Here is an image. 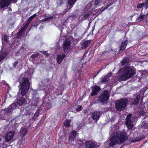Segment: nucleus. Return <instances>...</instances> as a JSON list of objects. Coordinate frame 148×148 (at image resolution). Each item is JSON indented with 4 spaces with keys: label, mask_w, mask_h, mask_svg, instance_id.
<instances>
[{
    "label": "nucleus",
    "mask_w": 148,
    "mask_h": 148,
    "mask_svg": "<svg viewBox=\"0 0 148 148\" xmlns=\"http://www.w3.org/2000/svg\"><path fill=\"white\" fill-rule=\"evenodd\" d=\"M24 47H22L18 51V53H22L24 51Z\"/></svg>",
    "instance_id": "c9c22d12"
},
{
    "label": "nucleus",
    "mask_w": 148,
    "mask_h": 148,
    "mask_svg": "<svg viewBox=\"0 0 148 148\" xmlns=\"http://www.w3.org/2000/svg\"><path fill=\"white\" fill-rule=\"evenodd\" d=\"M3 39L6 42L8 43V37L7 35H4L3 36Z\"/></svg>",
    "instance_id": "72a5a7b5"
},
{
    "label": "nucleus",
    "mask_w": 148,
    "mask_h": 148,
    "mask_svg": "<svg viewBox=\"0 0 148 148\" xmlns=\"http://www.w3.org/2000/svg\"><path fill=\"white\" fill-rule=\"evenodd\" d=\"M33 18L32 16H31L28 19V21L29 22H30Z\"/></svg>",
    "instance_id": "79ce46f5"
},
{
    "label": "nucleus",
    "mask_w": 148,
    "mask_h": 148,
    "mask_svg": "<svg viewBox=\"0 0 148 148\" xmlns=\"http://www.w3.org/2000/svg\"><path fill=\"white\" fill-rule=\"evenodd\" d=\"M51 107V103H49L48 105H47V109H49Z\"/></svg>",
    "instance_id": "ea45409f"
},
{
    "label": "nucleus",
    "mask_w": 148,
    "mask_h": 148,
    "mask_svg": "<svg viewBox=\"0 0 148 148\" xmlns=\"http://www.w3.org/2000/svg\"><path fill=\"white\" fill-rule=\"evenodd\" d=\"M24 77L20 82V86L19 91L21 90V95L23 96H24L29 90L30 88V83L29 80L31 75L28 73L24 74Z\"/></svg>",
    "instance_id": "7ed1b4c3"
},
{
    "label": "nucleus",
    "mask_w": 148,
    "mask_h": 148,
    "mask_svg": "<svg viewBox=\"0 0 148 148\" xmlns=\"http://www.w3.org/2000/svg\"><path fill=\"white\" fill-rule=\"evenodd\" d=\"M111 76V73H108L107 75L102 77L101 78V81L99 82V83L100 84H106L109 80V78Z\"/></svg>",
    "instance_id": "9d476101"
},
{
    "label": "nucleus",
    "mask_w": 148,
    "mask_h": 148,
    "mask_svg": "<svg viewBox=\"0 0 148 148\" xmlns=\"http://www.w3.org/2000/svg\"><path fill=\"white\" fill-rule=\"evenodd\" d=\"M91 13V12L89 11L88 12H87L85 13L84 14V16L82 18V20H84L85 18H87L88 16H89V15Z\"/></svg>",
    "instance_id": "bb28decb"
},
{
    "label": "nucleus",
    "mask_w": 148,
    "mask_h": 148,
    "mask_svg": "<svg viewBox=\"0 0 148 148\" xmlns=\"http://www.w3.org/2000/svg\"><path fill=\"white\" fill-rule=\"evenodd\" d=\"M75 14H73V15H71V17L72 18H74V17H75Z\"/></svg>",
    "instance_id": "49530a36"
},
{
    "label": "nucleus",
    "mask_w": 148,
    "mask_h": 148,
    "mask_svg": "<svg viewBox=\"0 0 148 148\" xmlns=\"http://www.w3.org/2000/svg\"><path fill=\"white\" fill-rule=\"evenodd\" d=\"M143 127L145 128H148V123H144L143 124Z\"/></svg>",
    "instance_id": "e433bc0d"
},
{
    "label": "nucleus",
    "mask_w": 148,
    "mask_h": 148,
    "mask_svg": "<svg viewBox=\"0 0 148 148\" xmlns=\"http://www.w3.org/2000/svg\"><path fill=\"white\" fill-rule=\"evenodd\" d=\"M27 130L28 129L27 128H22L21 129L20 133L23 136L26 134L27 132Z\"/></svg>",
    "instance_id": "b1692460"
},
{
    "label": "nucleus",
    "mask_w": 148,
    "mask_h": 148,
    "mask_svg": "<svg viewBox=\"0 0 148 148\" xmlns=\"http://www.w3.org/2000/svg\"><path fill=\"white\" fill-rule=\"evenodd\" d=\"M113 4V2H111L110 3H109L107 6L104 9H99L97 11V13L95 14V15L96 16H98L103 11H104L105 9H107L109 8L110 6L112 5Z\"/></svg>",
    "instance_id": "aec40b11"
},
{
    "label": "nucleus",
    "mask_w": 148,
    "mask_h": 148,
    "mask_svg": "<svg viewBox=\"0 0 148 148\" xmlns=\"http://www.w3.org/2000/svg\"><path fill=\"white\" fill-rule=\"evenodd\" d=\"M63 46L64 52L65 53H68L71 49L70 42L69 40L66 39L63 44Z\"/></svg>",
    "instance_id": "6e6552de"
},
{
    "label": "nucleus",
    "mask_w": 148,
    "mask_h": 148,
    "mask_svg": "<svg viewBox=\"0 0 148 148\" xmlns=\"http://www.w3.org/2000/svg\"><path fill=\"white\" fill-rule=\"evenodd\" d=\"M109 96L108 92L107 91H103L101 93L98 99V101L103 103H106V101L108 99Z\"/></svg>",
    "instance_id": "423d86ee"
},
{
    "label": "nucleus",
    "mask_w": 148,
    "mask_h": 148,
    "mask_svg": "<svg viewBox=\"0 0 148 148\" xmlns=\"http://www.w3.org/2000/svg\"><path fill=\"white\" fill-rule=\"evenodd\" d=\"M26 101L24 97H21L20 99H18L16 102L14 103H16V107H17V104L20 106L22 105L23 104L26 103Z\"/></svg>",
    "instance_id": "4468645a"
},
{
    "label": "nucleus",
    "mask_w": 148,
    "mask_h": 148,
    "mask_svg": "<svg viewBox=\"0 0 148 148\" xmlns=\"http://www.w3.org/2000/svg\"><path fill=\"white\" fill-rule=\"evenodd\" d=\"M28 23H27L24 26V28H22V29L20 30L19 32L17 33V38H19L21 36L23 35V34H24L25 29L27 28V27L28 26Z\"/></svg>",
    "instance_id": "a211bd4d"
},
{
    "label": "nucleus",
    "mask_w": 148,
    "mask_h": 148,
    "mask_svg": "<svg viewBox=\"0 0 148 148\" xmlns=\"http://www.w3.org/2000/svg\"><path fill=\"white\" fill-rule=\"evenodd\" d=\"M118 73L120 75L119 79L125 81L133 76L135 73V71L133 67L127 66L121 69Z\"/></svg>",
    "instance_id": "f03ea898"
},
{
    "label": "nucleus",
    "mask_w": 148,
    "mask_h": 148,
    "mask_svg": "<svg viewBox=\"0 0 148 148\" xmlns=\"http://www.w3.org/2000/svg\"><path fill=\"white\" fill-rule=\"evenodd\" d=\"M62 3V0H58L57 4L58 5H60Z\"/></svg>",
    "instance_id": "58836bf2"
},
{
    "label": "nucleus",
    "mask_w": 148,
    "mask_h": 148,
    "mask_svg": "<svg viewBox=\"0 0 148 148\" xmlns=\"http://www.w3.org/2000/svg\"><path fill=\"white\" fill-rule=\"evenodd\" d=\"M128 101L126 98L121 99L120 100L116 101L115 107L118 110L121 111L125 107Z\"/></svg>",
    "instance_id": "39448f33"
},
{
    "label": "nucleus",
    "mask_w": 148,
    "mask_h": 148,
    "mask_svg": "<svg viewBox=\"0 0 148 148\" xmlns=\"http://www.w3.org/2000/svg\"><path fill=\"white\" fill-rule=\"evenodd\" d=\"M36 16V14H35L31 16H32L33 18H34V17H35Z\"/></svg>",
    "instance_id": "de8ad7c7"
},
{
    "label": "nucleus",
    "mask_w": 148,
    "mask_h": 148,
    "mask_svg": "<svg viewBox=\"0 0 148 148\" xmlns=\"http://www.w3.org/2000/svg\"><path fill=\"white\" fill-rule=\"evenodd\" d=\"M15 134L14 132H10L6 134L5 137V140L7 142L10 141Z\"/></svg>",
    "instance_id": "f8f14e48"
},
{
    "label": "nucleus",
    "mask_w": 148,
    "mask_h": 148,
    "mask_svg": "<svg viewBox=\"0 0 148 148\" xmlns=\"http://www.w3.org/2000/svg\"><path fill=\"white\" fill-rule=\"evenodd\" d=\"M94 4L96 5H99V4L101 3L103 0H94Z\"/></svg>",
    "instance_id": "2f4dec72"
},
{
    "label": "nucleus",
    "mask_w": 148,
    "mask_h": 148,
    "mask_svg": "<svg viewBox=\"0 0 148 148\" xmlns=\"http://www.w3.org/2000/svg\"><path fill=\"white\" fill-rule=\"evenodd\" d=\"M70 121L69 120H66L64 123V126L66 127H68L70 126Z\"/></svg>",
    "instance_id": "c85d7f7f"
},
{
    "label": "nucleus",
    "mask_w": 148,
    "mask_h": 148,
    "mask_svg": "<svg viewBox=\"0 0 148 148\" xmlns=\"http://www.w3.org/2000/svg\"><path fill=\"white\" fill-rule=\"evenodd\" d=\"M77 133L74 130H73L71 133L70 136L69 137V142L70 143L72 142L74 139Z\"/></svg>",
    "instance_id": "2eb2a0df"
},
{
    "label": "nucleus",
    "mask_w": 148,
    "mask_h": 148,
    "mask_svg": "<svg viewBox=\"0 0 148 148\" xmlns=\"http://www.w3.org/2000/svg\"><path fill=\"white\" fill-rule=\"evenodd\" d=\"M147 16L144 15H140L136 20L137 22H140L143 21L145 19H146Z\"/></svg>",
    "instance_id": "5701e85b"
},
{
    "label": "nucleus",
    "mask_w": 148,
    "mask_h": 148,
    "mask_svg": "<svg viewBox=\"0 0 148 148\" xmlns=\"http://www.w3.org/2000/svg\"><path fill=\"white\" fill-rule=\"evenodd\" d=\"M82 109V106L79 105H78L76 107V112H78L81 110Z\"/></svg>",
    "instance_id": "c756f323"
},
{
    "label": "nucleus",
    "mask_w": 148,
    "mask_h": 148,
    "mask_svg": "<svg viewBox=\"0 0 148 148\" xmlns=\"http://www.w3.org/2000/svg\"><path fill=\"white\" fill-rule=\"evenodd\" d=\"M128 43V42L125 40L122 42L120 49L121 50H123L125 48L126 45Z\"/></svg>",
    "instance_id": "4be33fe9"
},
{
    "label": "nucleus",
    "mask_w": 148,
    "mask_h": 148,
    "mask_svg": "<svg viewBox=\"0 0 148 148\" xmlns=\"http://www.w3.org/2000/svg\"><path fill=\"white\" fill-rule=\"evenodd\" d=\"M129 60L128 58H125L121 62L122 65H125L128 64L129 62Z\"/></svg>",
    "instance_id": "393cba45"
},
{
    "label": "nucleus",
    "mask_w": 148,
    "mask_h": 148,
    "mask_svg": "<svg viewBox=\"0 0 148 148\" xmlns=\"http://www.w3.org/2000/svg\"><path fill=\"white\" fill-rule=\"evenodd\" d=\"M101 115V113L100 112H95L92 114L91 117L93 119L97 122L99 119Z\"/></svg>",
    "instance_id": "ddd939ff"
},
{
    "label": "nucleus",
    "mask_w": 148,
    "mask_h": 148,
    "mask_svg": "<svg viewBox=\"0 0 148 148\" xmlns=\"http://www.w3.org/2000/svg\"><path fill=\"white\" fill-rule=\"evenodd\" d=\"M6 54L5 53H0V62L3 60L6 56Z\"/></svg>",
    "instance_id": "a878e982"
},
{
    "label": "nucleus",
    "mask_w": 148,
    "mask_h": 148,
    "mask_svg": "<svg viewBox=\"0 0 148 148\" xmlns=\"http://www.w3.org/2000/svg\"><path fill=\"white\" fill-rule=\"evenodd\" d=\"M85 145L86 148H94L95 146L94 143L89 141H86Z\"/></svg>",
    "instance_id": "f3484780"
},
{
    "label": "nucleus",
    "mask_w": 148,
    "mask_h": 148,
    "mask_svg": "<svg viewBox=\"0 0 148 148\" xmlns=\"http://www.w3.org/2000/svg\"><path fill=\"white\" fill-rule=\"evenodd\" d=\"M143 6H144L145 7H148V0H147L146 2L145 3H143Z\"/></svg>",
    "instance_id": "4c0bfd02"
},
{
    "label": "nucleus",
    "mask_w": 148,
    "mask_h": 148,
    "mask_svg": "<svg viewBox=\"0 0 148 148\" xmlns=\"http://www.w3.org/2000/svg\"><path fill=\"white\" fill-rule=\"evenodd\" d=\"M142 139V138H139V139H137L135 140V142H138V141H140V140Z\"/></svg>",
    "instance_id": "a18cd8bd"
},
{
    "label": "nucleus",
    "mask_w": 148,
    "mask_h": 148,
    "mask_svg": "<svg viewBox=\"0 0 148 148\" xmlns=\"http://www.w3.org/2000/svg\"><path fill=\"white\" fill-rule=\"evenodd\" d=\"M143 6V3L138 4L137 6V8H140L142 6Z\"/></svg>",
    "instance_id": "a19ab883"
},
{
    "label": "nucleus",
    "mask_w": 148,
    "mask_h": 148,
    "mask_svg": "<svg viewBox=\"0 0 148 148\" xmlns=\"http://www.w3.org/2000/svg\"><path fill=\"white\" fill-rule=\"evenodd\" d=\"M46 80L45 79H42V80L41 81V82L42 84H40V85L42 86V87H45L46 85Z\"/></svg>",
    "instance_id": "473e14b6"
},
{
    "label": "nucleus",
    "mask_w": 148,
    "mask_h": 148,
    "mask_svg": "<svg viewBox=\"0 0 148 148\" xmlns=\"http://www.w3.org/2000/svg\"><path fill=\"white\" fill-rule=\"evenodd\" d=\"M39 53H37L32 55L31 56V57L32 58H40V57L39 56Z\"/></svg>",
    "instance_id": "7c9ffc66"
},
{
    "label": "nucleus",
    "mask_w": 148,
    "mask_h": 148,
    "mask_svg": "<svg viewBox=\"0 0 148 148\" xmlns=\"http://www.w3.org/2000/svg\"><path fill=\"white\" fill-rule=\"evenodd\" d=\"M132 116L131 114L127 115L126 119V125L129 130L132 129L134 126L133 122L131 119Z\"/></svg>",
    "instance_id": "0eeeda50"
},
{
    "label": "nucleus",
    "mask_w": 148,
    "mask_h": 148,
    "mask_svg": "<svg viewBox=\"0 0 148 148\" xmlns=\"http://www.w3.org/2000/svg\"><path fill=\"white\" fill-rule=\"evenodd\" d=\"M18 62H19L18 61H16L14 62V63H13L12 65L13 66V67L14 69L16 68Z\"/></svg>",
    "instance_id": "f704fd0d"
},
{
    "label": "nucleus",
    "mask_w": 148,
    "mask_h": 148,
    "mask_svg": "<svg viewBox=\"0 0 148 148\" xmlns=\"http://www.w3.org/2000/svg\"><path fill=\"white\" fill-rule=\"evenodd\" d=\"M137 100L136 102H135V103H134L135 104H137L138 103V98H137Z\"/></svg>",
    "instance_id": "09e8293b"
},
{
    "label": "nucleus",
    "mask_w": 148,
    "mask_h": 148,
    "mask_svg": "<svg viewBox=\"0 0 148 148\" xmlns=\"http://www.w3.org/2000/svg\"><path fill=\"white\" fill-rule=\"evenodd\" d=\"M29 115H30V116H30L31 115V116H32V115H33V114H29Z\"/></svg>",
    "instance_id": "3c124183"
},
{
    "label": "nucleus",
    "mask_w": 148,
    "mask_h": 148,
    "mask_svg": "<svg viewBox=\"0 0 148 148\" xmlns=\"http://www.w3.org/2000/svg\"><path fill=\"white\" fill-rule=\"evenodd\" d=\"M127 139L126 134L122 131H116L111 136L109 146L113 147L116 144L122 143Z\"/></svg>",
    "instance_id": "f257e3e1"
},
{
    "label": "nucleus",
    "mask_w": 148,
    "mask_h": 148,
    "mask_svg": "<svg viewBox=\"0 0 148 148\" xmlns=\"http://www.w3.org/2000/svg\"><path fill=\"white\" fill-rule=\"evenodd\" d=\"M12 0H1L0 1V9L8 6L11 4Z\"/></svg>",
    "instance_id": "1a4fd4ad"
},
{
    "label": "nucleus",
    "mask_w": 148,
    "mask_h": 148,
    "mask_svg": "<svg viewBox=\"0 0 148 148\" xmlns=\"http://www.w3.org/2000/svg\"><path fill=\"white\" fill-rule=\"evenodd\" d=\"M49 56V55H48V54L47 53V56Z\"/></svg>",
    "instance_id": "603ef678"
},
{
    "label": "nucleus",
    "mask_w": 148,
    "mask_h": 148,
    "mask_svg": "<svg viewBox=\"0 0 148 148\" xmlns=\"http://www.w3.org/2000/svg\"><path fill=\"white\" fill-rule=\"evenodd\" d=\"M100 89V87L98 86H92V92L90 95L91 96L96 95L98 94Z\"/></svg>",
    "instance_id": "9b49d317"
},
{
    "label": "nucleus",
    "mask_w": 148,
    "mask_h": 148,
    "mask_svg": "<svg viewBox=\"0 0 148 148\" xmlns=\"http://www.w3.org/2000/svg\"><path fill=\"white\" fill-rule=\"evenodd\" d=\"M39 112L38 111H36L35 113L34 114V116H32L30 120L32 119V120L34 119V120H35L36 119L38 116H39Z\"/></svg>",
    "instance_id": "cd10ccee"
},
{
    "label": "nucleus",
    "mask_w": 148,
    "mask_h": 148,
    "mask_svg": "<svg viewBox=\"0 0 148 148\" xmlns=\"http://www.w3.org/2000/svg\"><path fill=\"white\" fill-rule=\"evenodd\" d=\"M65 56V55L64 53H63L62 55H58L56 58L58 63L59 64L61 63Z\"/></svg>",
    "instance_id": "6ab92c4d"
},
{
    "label": "nucleus",
    "mask_w": 148,
    "mask_h": 148,
    "mask_svg": "<svg viewBox=\"0 0 148 148\" xmlns=\"http://www.w3.org/2000/svg\"><path fill=\"white\" fill-rule=\"evenodd\" d=\"M77 0H68V3L69 5H70V6L69 8H68L64 10V13L67 12L69 10H70L72 6L75 4Z\"/></svg>",
    "instance_id": "dca6fc26"
},
{
    "label": "nucleus",
    "mask_w": 148,
    "mask_h": 148,
    "mask_svg": "<svg viewBox=\"0 0 148 148\" xmlns=\"http://www.w3.org/2000/svg\"><path fill=\"white\" fill-rule=\"evenodd\" d=\"M90 43V40H86L83 42L81 45L83 49L87 47Z\"/></svg>",
    "instance_id": "412c9836"
},
{
    "label": "nucleus",
    "mask_w": 148,
    "mask_h": 148,
    "mask_svg": "<svg viewBox=\"0 0 148 148\" xmlns=\"http://www.w3.org/2000/svg\"><path fill=\"white\" fill-rule=\"evenodd\" d=\"M43 26H42V25H41V26H40V29H42V28H43Z\"/></svg>",
    "instance_id": "8fccbe9b"
},
{
    "label": "nucleus",
    "mask_w": 148,
    "mask_h": 148,
    "mask_svg": "<svg viewBox=\"0 0 148 148\" xmlns=\"http://www.w3.org/2000/svg\"><path fill=\"white\" fill-rule=\"evenodd\" d=\"M52 18H53V17H52V16L49 17H47V21L51 20V19H52Z\"/></svg>",
    "instance_id": "c03bdc74"
},
{
    "label": "nucleus",
    "mask_w": 148,
    "mask_h": 148,
    "mask_svg": "<svg viewBox=\"0 0 148 148\" xmlns=\"http://www.w3.org/2000/svg\"><path fill=\"white\" fill-rule=\"evenodd\" d=\"M16 108V103H13L7 108L1 110L0 112V120L5 119V116L11 114Z\"/></svg>",
    "instance_id": "20e7f679"
},
{
    "label": "nucleus",
    "mask_w": 148,
    "mask_h": 148,
    "mask_svg": "<svg viewBox=\"0 0 148 148\" xmlns=\"http://www.w3.org/2000/svg\"><path fill=\"white\" fill-rule=\"evenodd\" d=\"M34 25L32 26V27H33L34 26H38V24L36 22H34L33 23Z\"/></svg>",
    "instance_id": "37998d69"
}]
</instances>
